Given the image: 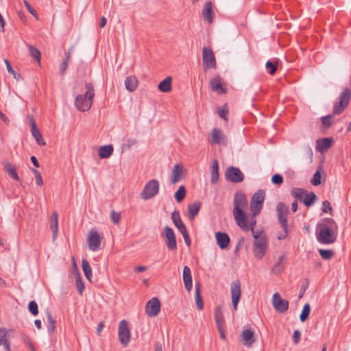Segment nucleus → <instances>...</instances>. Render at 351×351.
<instances>
[{
  "mask_svg": "<svg viewBox=\"0 0 351 351\" xmlns=\"http://www.w3.org/2000/svg\"><path fill=\"white\" fill-rule=\"evenodd\" d=\"M351 98V90L346 88L339 95L338 101L335 103L332 114H339L343 112L346 106L348 105Z\"/></svg>",
  "mask_w": 351,
  "mask_h": 351,
  "instance_id": "obj_7",
  "label": "nucleus"
},
{
  "mask_svg": "<svg viewBox=\"0 0 351 351\" xmlns=\"http://www.w3.org/2000/svg\"><path fill=\"white\" fill-rule=\"evenodd\" d=\"M272 305L274 309L280 313H285L289 309V301L282 299L278 293H275L273 295Z\"/></svg>",
  "mask_w": 351,
  "mask_h": 351,
  "instance_id": "obj_15",
  "label": "nucleus"
},
{
  "mask_svg": "<svg viewBox=\"0 0 351 351\" xmlns=\"http://www.w3.org/2000/svg\"><path fill=\"white\" fill-rule=\"evenodd\" d=\"M265 198V192L263 189H259L252 197L250 202V209L254 216L258 215L263 207Z\"/></svg>",
  "mask_w": 351,
  "mask_h": 351,
  "instance_id": "obj_6",
  "label": "nucleus"
},
{
  "mask_svg": "<svg viewBox=\"0 0 351 351\" xmlns=\"http://www.w3.org/2000/svg\"><path fill=\"white\" fill-rule=\"evenodd\" d=\"M338 226L332 218H324L319 224L317 229L316 237L317 241L324 245L332 244L337 240Z\"/></svg>",
  "mask_w": 351,
  "mask_h": 351,
  "instance_id": "obj_1",
  "label": "nucleus"
},
{
  "mask_svg": "<svg viewBox=\"0 0 351 351\" xmlns=\"http://www.w3.org/2000/svg\"><path fill=\"white\" fill-rule=\"evenodd\" d=\"M225 176L228 180L233 183H239L244 180V176L240 169L233 166L227 168Z\"/></svg>",
  "mask_w": 351,
  "mask_h": 351,
  "instance_id": "obj_12",
  "label": "nucleus"
},
{
  "mask_svg": "<svg viewBox=\"0 0 351 351\" xmlns=\"http://www.w3.org/2000/svg\"><path fill=\"white\" fill-rule=\"evenodd\" d=\"M240 338L243 345L247 347L252 346L256 341L254 332L250 329L243 330L240 335Z\"/></svg>",
  "mask_w": 351,
  "mask_h": 351,
  "instance_id": "obj_19",
  "label": "nucleus"
},
{
  "mask_svg": "<svg viewBox=\"0 0 351 351\" xmlns=\"http://www.w3.org/2000/svg\"><path fill=\"white\" fill-rule=\"evenodd\" d=\"M217 243L221 249L226 248L230 243V239L227 233L217 232L215 233Z\"/></svg>",
  "mask_w": 351,
  "mask_h": 351,
  "instance_id": "obj_24",
  "label": "nucleus"
},
{
  "mask_svg": "<svg viewBox=\"0 0 351 351\" xmlns=\"http://www.w3.org/2000/svg\"><path fill=\"white\" fill-rule=\"evenodd\" d=\"M32 136L34 137L36 143L41 146L45 145V141L43 138L42 134L38 130L32 132Z\"/></svg>",
  "mask_w": 351,
  "mask_h": 351,
  "instance_id": "obj_48",
  "label": "nucleus"
},
{
  "mask_svg": "<svg viewBox=\"0 0 351 351\" xmlns=\"http://www.w3.org/2000/svg\"><path fill=\"white\" fill-rule=\"evenodd\" d=\"M301 337V332L299 330H295L293 335V342L294 344H298Z\"/></svg>",
  "mask_w": 351,
  "mask_h": 351,
  "instance_id": "obj_59",
  "label": "nucleus"
},
{
  "mask_svg": "<svg viewBox=\"0 0 351 351\" xmlns=\"http://www.w3.org/2000/svg\"><path fill=\"white\" fill-rule=\"evenodd\" d=\"M110 217L114 224H118L121 219V215L119 213L113 210L111 213Z\"/></svg>",
  "mask_w": 351,
  "mask_h": 351,
  "instance_id": "obj_56",
  "label": "nucleus"
},
{
  "mask_svg": "<svg viewBox=\"0 0 351 351\" xmlns=\"http://www.w3.org/2000/svg\"><path fill=\"white\" fill-rule=\"evenodd\" d=\"M28 309L29 312L34 315L36 316L38 314V308L37 303L32 300L28 304Z\"/></svg>",
  "mask_w": 351,
  "mask_h": 351,
  "instance_id": "obj_51",
  "label": "nucleus"
},
{
  "mask_svg": "<svg viewBox=\"0 0 351 351\" xmlns=\"http://www.w3.org/2000/svg\"><path fill=\"white\" fill-rule=\"evenodd\" d=\"M317 199L316 195L311 192L310 193H308L306 192L304 199H303V203L305 204L306 206L310 207L315 202Z\"/></svg>",
  "mask_w": 351,
  "mask_h": 351,
  "instance_id": "obj_39",
  "label": "nucleus"
},
{
  "mask_svg": "<svg viewBox=\"0 0 351 351\" xmlns=\"http://www.w3.org/2000/svg\"><path fill=\"white\" fill-rule=\"evenodd\" d=\"M202 15L205 21L208 23L213 22L214 12L213 10V3L211 1H207L204 5Z\"/></svg>",
  "mask_w": 351,
  "mask_h": 351,
  "instance_id": "obj_23",
  "label": "nucleus"
},
{
  "mask_svg": "<svg viewBox=\"0 0 351 351\" xmlns=\"http://www.w3.org/2000/svg\"><path fill=\"white\" fill-rule=\"evenodd\" d=\"M319 253L322 258L324 260H330L334 254L333 251L331 250L320 249L319 250Z\"/></svg>",
  "mask_w": 351,
  "mask_h": 351,
  "instance_id": "obj_46",
  "label": "nucleus"
},
{
  "mask_svg": "<svg viewBox=\"0 0 351 351\" xmlns=\"http://www.w3.org/2000/svg\"><path fill=\"white\" fill-rule=\"evenodd\" d=\"M230 293L233 308L236 311L241 296V285L239 280H235L232 282L230 285Z\"/></svg>",
  "mask_w": 351,
  "mask_h": 351,
  "instance_id": "obj_11",
  "label": "nucleus"
},
{
  "mask_svg": "<svg viewBox=\"0 0 351 351\" xmlns=\"http://www.w3.org/2000/svg\"><path fill=\"white\" fill-rule=\"evenodd\" d=\"M82 269H83L85 277L86 278V279L88 280L91 282L92 269H91V267L87 260H86V259L82 260Z\"/></svg>",
  "mask_w": 351,
  "mask_h": 351,
  "instance_id": "obj_37",
  "label": "nucleus"
},
{
  "mask_svg": "<svg viewBox=\"0 0 351 351\" xmlns=\"http://www.w3.org/2000/svg\"><path fill=\"white\" fill-rule=\"evenodd\" d=\"M154 351H162V345L160 341L155 342Z\"/></svg>",
  "mask_w": 351,
  "mask_h": 351,
  "instance_id": "obj_63",
  "label": "nucleus"
},
{
  "mask_svg": "<svg viewBox=\"0 0 351 351\" xmlns=\"http://www.w3.org/2000/svg\"><path fill=\"white\" fill-rule=\"evenodd\" d=\"M50 228L53 232V240H56L58 234V214L53 211L51 216Z\"/></svg>",
  "mask_w": 351,
  "mask_h": 351,
  "instance_id": "obj_27",
  "label": "nucleus"
},
{
  "mask_svg": "<svg viewBox=\"0 0 351 351\" xmlns=\"http://www.w3.org/2000/svg\"><path fill=\"white\" fill-rule=\"evenodd\" d=\"M215 319L217 328L225 327V320L223 319V311L221 306H217L215 309Z\"/></svg>",
  "mask_w": 351,
  "mask_h": 351,
  "instance_id": "obj_28",
  "label": "nucleus"
},
{
  "mask_svg": "<svg viewBox=\"0 0 351 351\" xmlns=\"http://www.w3.org/2000/svg\"><path fill=\"white\" fill-rule=\"evenodd\" d=\"M47 322H48V326H47L48 332L50 334H53L56 330V322L53 318L51 313L49 311H47Z\"/></svg>",
  "mask_w": 351,
  "mask_h": 351,
  "instance_id": "obj_40",
  "label": "nucleus"
},
{
  "mask_svg": "<svg viewBox=\"0 0 351 351\" xmlns=\"http://www.w3.org/2000/svg\"><path fill=\"white\" fill-rule=\"evenodd\" d=\"M161 304L159 299L156 297L149 300L145 306V313L149 317H155L160 311Z\"/></svg>",
  "mask_w": 351,
  "mask_h": 351,
  "instance_id": "obj_14",
  "label": "nucleus"
},
{
  "mask_svg": "<svg viewBox=\"0 0 351 351\" xmlns=\"http://www.w3.org/2000/svg\"><path fill=\"white\" fill-rule=\"evenodd\" d=\"M75 286L79 294L82 295L84 290V284L78 271H77V275L75 277Z\"/></svg>",
  "mask_w": 351,
  "mask_h": 351,
  "instance_id": "obj_41",
  "label": "nucleus"
},
{
  "mask_svg": "<svg viewBox=\"0 0 351 351\" xmlns=\"http://www.w3.org/2000/svg\"><path fill=\"white\" fill-rule=\"evenodd\" d=\"M219 180V165L217 160L213 161L211 169V179L210 182L213 184L216 183Z\"/></svg>",
  "mask_w": 351,
  "mask_h": 351,
  "instance_id": "obj_38",
  "label": "nucleus"
},
{
  "mask_svg": "<svg viewBox=\"0 0 351 351\" xmlns=\"http://www.w3.org/2000/svg\"><path fill=\"white\" fill-rule=\"evenodd\" d=\"M171 219L175 226L180 232L181 234L187 231L186 227L183 223L180 213L178 210H174L171 215Z\"/></svg>",
  "mask_w": 351,
  "mask_h": 351,
  "instance_id": "obj_21",
  "label": "nucleus"
},
{
  "mask_svg": "<svg viewBox=\"0 0 351 351\" xmlns=\"http://www.w3.org/2000/svg\"><path fill=\"white\" fill-rule=\"evenodd\" d=\"M322 210L324 213H328V211L332 210L330 203L328 200H325L322 202Z\"/></svg>",
  "mask_w": 351,
  "mask_h": 351,
  "instance_id": "obj_57",
  "label": "nucleus"
},
{
  "mask_svg": "<svg viewBox=\"0 0 351 351\" xmlns=\"http://www.w3.org/2000/svg\"><path fill=\"white\" fill-rule=\"evenodd\" d=\"M182 234L184 239V242H185L186 245L189 247L191 245V239H190L188 231L183 232Z\"/></svg>",
  "mask_w": 351,
  "mask_h": 351,
  "instance_id": "obj_60",
  "label": "nucleus"
},
{
  "mask_svg": "<svg viewBox=\"0 0 351 351\" xmlns=\"http://www.w3.org/2000/svg\"><path fill=\"white\" fill-rule=\"evenodd\" d=\"M32 170L35 176L36 184L38 186H42L43 184V181L41 174L38 170L35 169H32Z\"/></svg>",
  "mask_w": 351,
  "mask_h": 351,
  "instance_id": "obj_53",
  "label": "nucleus"
},
{
  "mask_svg": "<svg viewBox=\"0 0 351 351\" xmlns=\"http://www.w3.org/2000/svg\"><path fill=\"white\" fill-rule=\"evenodd\" d=\"M184 167L181 164H176L171 171V183L175 184L182 178H184L183 174Z\"/></svg>",
  "mask_w": 351,
  "mask_h": 351,
  "instance_id": "obj_20",
  "label": "nucleus"
},
{
  "mask_svg": "<svg viewBox=\"0 0 351 351\" xmlns=\"http://www.w3.org/2000/svg\"><path fill=\"white\" fill-rule=\"evenodd\" d=\"M209 85L211 90L218 94H225L227 92L226 88L222 84L221 78L219 75H216L211 79Z\"/></svg>",
  "mask_w": 351,
  "mask_h": 351,
  "instance_id": "obj_18",
  "label": "nucleus"
},
{
  "mask_svg": "<svg viewBox=\"0 0 351 351\" xmlns=\"http://www.w3.org/2000/svg\"><path fill=\"white\" fill-rule=\"evenodd\" d=\"M218 113L221 118L225 121H228V110L227 104H224L221 108L218 109Z\"/></svg>",
  "mask_w": 351,
  "mask_h": 351,
  "instance_id": "obj_50",
  "label": "nucleus"
},
{
  "mask_svg": "<svg viewBox=\"0 0 351 351\" xmlns=\"http://www.w3.org/2000/svg\"><path fill=\"white\" fill-rule=\"evenodd\" d=\"M311 183L314 186H318L321 184V174L319 171H317L313 178L311 180Z\"/></svg>",
  "mask_w": 351,
  "mask_h": 351,
  "instance_id": "obj_52",
  "label": "nucleus"
},
{
  "mask_svg": "<svg viewBox=\"0 0 351 351\" xmlns=\"http://www.w3.org/2000/svg\"><path fill=\"white\" fill-rule=\"evenodd\" d=\"M4 62H5V65H6V68H7L8 71L10 73H13L14 70L12 69L10 62L7 59H4Z\"/></svg>",
  "mask_w": 351,
  "mask_h": 351,
  "instance_id": "obj_62",
  "label": "nucleus"
},
{
  "mask_svg": "<svg viewBox=\"0 0 351 351\" xmlns=\"http://www.w3.org/2000/svg\"><path fill=\"white\" fill-rule=\"evenodd\" d=\"M311 313V306L309 304H305L303 306L302 313L300 315V319L301 322H304L306 319H308L309 317V314Z\"/></svg>",
  "mask_w": 351,
  "mask_h": 351,
  "instance_id": "obj_42",
  "label": "nucleus"
},
{
  "mask_svg": "<svg viewBox=\"0 0 351 351\" xmlns=\"http://www.w3.org/2000/svg\"><path fill=\"white\" fill-rule=\"evenodd\" d=\"M202 60L204 71L213 69L217 66V62L213 50L204 47L202 50Z\"/></svg>",
  "mask_w": 351,
  "mask_h": 351,
  "instance_id": "obj_9",
  "label": "nucleus"
},
{
  "mask_svg": "<svg viewBox=\"0 0 351 351\" xmlns=\"http://www.w3.org/2000/svg\"><path fill=\"white\" fill-rule=\"evenodd\" d=\"M195 303L197 308L199 311H202L204 308V302L201 296V285L200 283H195Z\"/></svg>",
  "mask_w": 351,
  "mask_h": 351,
  "instance_id": "obj_31",
  "label": "nucleus"
},
{
  "mask_svg": "<svg viewBox=\"0 0 351 351\" xmlns=\"http://www.w3.org/2000/svg\"><path fill=\"white\" fill-rule=\"evenodd\" d=\"M103 237L100 235L95 228H92L88 235L87 243L88 247L92 251H97L100 248Z\"/></svg>",
  "mask_w": 351,
  "mask_h": 351,
  "instance_id": "obj_10",
  "label": "nucleus"
},
{
  "mask_svg": "<svg viewBox=\"0 0 351 351\" xmlns=\"http://www.w3.org/2000/svg\"><path fill=\"white\" fill-rule=\"evenodd\" d=\"M217 330H218V331L219 332V335H220L221 339H223V340H226V332H225L224 327H219V328H217Z\"/></svg>",
  "mask_w": 351,
  "mask_h": 351,
  "instance_id": "obj_61",
  "label": "nucleus"
},
{
  "mask_svg": "<svg viewBox=\"0 0 351 351\" xmlns=\"http://www.w3.org/2000/svg\"><path fill=\"white\" fill-rule=\"evenodd\" d=\"M73 47L71 46L69 49L64 53V57L59 66L60 74L61 75H64L66 72V69L69 66V62L70 61L71 54L73 52Z\"/></svg>",
  "mask_w": 351,
  "mask_h": 351,
  "instance_id": "obj_22",
  "label": "nucleus"
},
{
  "mask_svg": "<svg viewBox=\"0 0 351 351\" xmlns=\"http://www.w3.org/2000/svg\"><path fill=\"white\" fill-rule=\"evenodd\" d=\"M332 144V138H324L318 139L316 142V148L319 152L323 153L326 152L328 149H329L331 147Z\"/></svg>",
  "mask_w": 351,
  "mask_h": 351,
  "instance_id": "obj_25",
  "label": "nucleus"
},
{
  "mask_svg": "<svg viewBox=\"0 0 351 351\" xmlns=\"http://www.w3.org/2000/svg\"><path fill=\"white\" fill-rule=\"evenodd\" d=\"M85 94L78 95L75 97V105L76 108L82 112L88 110L91 106L95 97L94 87L92 84L86 82Z\"/></svg>",
  "mask_w": 351,
  "mask_h": 351,
  "instance_id": "obj_3",
  "label": "nucleus"
},
{
  "mask_svg": "<svg viewBox=\"0 0 351 351\" xmlns=\"http://www.w3.org/2000/svg\"><path fill=\"white\" fill-rule=\"evenodd\" d=\"M113 150L112 145L101 146L99 149V156L100 158H108L112 154Z\"/></svg>",
  "mask_w": 351,
  "mask_h": 351,
  "instance_id": "obj_33",
  "label": "nucleus"
},
{
  "mask_svg": "<svg viewBox=\"0 0 351 351\" xmlns=\"http://www.w3.org/2000/svg\"><path fill=\"white\" fill-rule=\"evenodd\" d=\"M172 78L170 76L167 77L158 84V89L162 93H169L171 90Z\"/></svg>",
  "mask_w": 351,
  "mask_h": 351,
  "instance_id": "obj_34",
  "label": "nucleus"
},
{
  "mask_svg": "<svg viewBox=\"0 0 351 351\" xmlns=\"http://www.w3.org/2000/svg\"><path fill=\"white\" fill-rule=\"evenodd\" d=\"M3 165L10 177L16 181L20 180L16 168L11 163L9 162H3Z\"/></svg>",
  "mask_w": 351,
  "mask_h": 351,
  "instance_id": "obj_30",
  "label": "nucleus"
},
{
  "mask_svg": "<svg viewBox=\"0 0 351 351\" xmlns=\"http://www.w3.org/2000/svg\"><path fill=\"white\" fill-rule=\"evenodd\" d=\"M308 287V280L306 279L305 280V283H303L300 287V291L299 293V298H302L303 297V295L306 290V289Z\"/></svg>",
  "mask_w": 351,
  "mask_h": 351,
  "instance_id": "obj_58",
  "label": "nucleus"
},
{
  "mask_svg": "<svg viewBox=\"0 0 351 351\" xmlns=\"http://www.w3.org/2000/svg\"><path fill=\"white\" fill-rule=\"evenodd\" d=\"M24 4L28 12L32 14L36 19H38V14L30 3L27 1H24Z\"/></svg>",
  "mask_w": 351,
  "mask_h": 351,
  "instance_id": "obj_55",
  "label": "nucleus"
},
{
  "mask_svg": "<svg viewBox=\"0 0 351 351\" xmlns=\"http://www.w3.org/2000/svg\"><path fill=\"white\" fill-rule=\"evenodd\" d=\"M14 332V330H13V329L7 330L5 328H0V346H1L2 343H3L4 340H6L8 339L7 338L8 334L9 332L12 333Z\"/></svg>",
  "mask_w": 351,
  "mask_h": 351,
  "instance_id": "obj_47",
  "label": "nucleus"
},
{
  "mask_svg": "<svg viewBox=\"0 0 351 351\" xmlns=\"http://www.w3.org/2000/svg\"><path fill=\"white\" fill-rule=\"evenodd\" d=\"M278 64V62L277 61L273 62L271 60H268L266 62L265 66L267 69L269 71V73L270 75H274L276 72Z\"/></svg>",
  "mask_w": 351,
  "mask_h": 351,
  "instance_id": "obj_45",
  "label": "nucleus"
},
{
  "mask_svg": "<svg viewBox=\"0 0 351 351\" xmlns=\"http://www.w3.org/2000/svg\"><path fill=\"white\" fill-rule=\"evenodd\" d=\"M125 88L130 91H134L138 86V80L134 75H130L126 77L125 80Z\"/></svg>",
  "mask_w": 351,
  "mask_h": 351,
  "instance_id": "obj_29",
  "label": "nucleus"
},
{
  "mask_svg": "<svg viewBox=\"0 0 351 351\" xmlns=\"http://www.w3.org/2000/svg\"><path fill=\"white\" fill-rule=\"evenodd\" d=\"M227 138L221 129L214 128L211 131V141L212 145H227Z\"/></svg>",
  "mask_w": 351,
  "mask_h": 351,
  "instance_id": "obj_16",
  "label": "nucleus"
},
{
  "mask_svg": "<svg viewBox=\"0 0 351 351\" xmlns=\"http://www.w3.org/2000/svg\"><path fill=\"white\" fill-rule=\"evenodd\" d=\"M286 261V255L282 254L278 258V262L274 265L271 271L274 274H280L285 269V262Z\"/></svg>",
  "mask_w": 351,
  "mask_h": 351,
  "instance_id": "obj_32",
  "label": "nucleus"
},
{
  "mask_svg": "<svg viewBox=\"0 0 351 351\" xmlns=\"http://www.w3.org/2000/svg\"><path fill=\"white\" fill-rule=\"evenodd\" d=\"M186 196V189L184 186H180L175 193V198L178 202H181Z\"/></svg>",
  "mask_w": 351,
  "mask_h": 351,
  "instance_id": "obj_43",
  "label": "nucleus"
},
{
  "mask_svg": "<svg viewBox=\"0 0 351 351\" xmlns=\"http://www.w3.org/2000/svg\"><path fill=\"white\" fill-rule=\"evenodd\" d=\"M164 232L167 239L166 245L167 249L171 251L176 250L177 249V242L173 229L169 226H166L164 228Z\"/></svg>",
  "mask_w": 351,
  "mask_h": 351,
  "instance_id": "obj_17",
  "label": "nucleus"
},
{
  "mask_svg": "<svg viewBox=\"0 0 351 351\" xmlns=\"http://www.w3.org/2000/svg\"><path fill=\"white\" fill-rule=\"evenodd\" d=\"M334 115L335 114H328L327 116L322 117L321 118L322 123L325 128H328L331 126V125H332L331 119L333 118Z\"/></svg>",
  "mask_w": 351,
  "mask_h": 351,
  "instance_id": "obj_49",
  "label": "nucleus"
},
{
  "mask_svg": "<svg viewBox=\"0 0 351 351\" xmlns=\"http://www.w3.org/2000/svg\"><path fill=\"white\" fill-rule=\"evenodd\" d=\"M119 339L125 346L129 343L130 340V332L125 319L121 320L119 325Z\"/></svg>",
  "mask_w": 351,
  "mask_h": 351,
  "instance_id": "obj_13",
  "label": "nucleus"
},
{
  "mask_svg": "<svg viewBox=\"0 0 351 351\" xmlns=\"http://www.w3.org/2000/svg\"><path fill=\"white\" fill-rule=\"evenodd\" d=\"M201 204L199 202H195L188 206L189 218L193 219L198 214Z\"/></svg>",
  "mask_w": 351,
  "mask_h": 351,
  "instance_id": "obj_35",
  "label": "nucleus"
},
{
  "mask_svg": "<svg viewBox=\"0 0 351 351\" xmlns=\"http://www.w3.org/2000/svg\"><path fill=\"white\" fill-rule=\"evenodd\" d=\"M254 238L253 252L256 258L262 259L266 254L267 249V239L262 232H253Z\"/></svg>",
  "mask_w": 351,
  "mask_h": 351,
  "instance_id": "obj_4",
  "label": "nucleus"
},
{
  "mask_svg": "<svg viewBox=\"0 0 351 351\" xmlns=\"http://www.w3.org/2000/svg\"><path fill=\"white\" fill-rule=\"evenodd\" d=\"M28 48L31 57L34 58L38 62H40L41 55L40 51L32 45H29Z\"/></svg>",
  "mask_w": 351,
  "mask_h": 351,
  "instance_id": "obj_44",
  "label": "nucleus"
},
{
  "mask_svg": "<svg viewBox=\"0 0 351 351\" xmlns=\"http://www.w3.org/2000/svg\"><path fill=\"white\" fill-rule=\"evenodd\" d=\"M158 181L156 179L151 180L145 185L143 190L141 193V197L144 200L153 198L158 193Z\"/></svg>",
  "mask_w": 351,
  "mask_h": 351,
  "instance_id": "obj_8",
  "label": "nucleus"
},
{
  "mask_svg": "<svg viewBox=\"0 0 351 351\" xmlns=\"http://www.w3.org/2000/svg\"><path fill=\"white\" fill-rule=\"evenodd\" d=\"M233 216L237 225L245 230H248V225L246 221V215L244 212L247 207V200L245 194L238 191L234 196Z\"/></svg>",
  "mask_w": 351,
  "mask_h": 351,
  "instance_id": "obj_2",
  "label": "nucleus"
},
{
  "mask_svg": "<svg viewBox=\"0 0 351 351\" xmlns=\"http://www.w3.org/2000/svg\"><path fill=\"white\" fill-rule=\"evenodd\" d=\"M183 281L186 289L190 292L192 289V276L190 268L184 266L183 268Z\"/></svg>",
  "mask_w": 351,
  "mask_h": 351,
  "instance_id": "obj_26",
  "label": "nucleus"
},
{
  "mask_svg": "<svg viewBox=\"0 0 351 351\" xmlns=\"http://www.w3.org/2000/svg\"><path fill=\"white\" fill-rule=\"evenodd\" d=\"M271 182L274 184L280 185L283 182V178L280 174L276 173L272 176Z\"/></svg>",
  "mask_w": 351,
  "mask_h": 351,
  "instance_id": "obj_54",
  "label": "nucleus"
},
{
  "mask_svg": "<svg viewBox=\"0 0 351 351\" xmlns=\"http://www.w3.org/2000/svg\"><path fill=\"white\" fill-rule=\"evenodd\" d=\"M2 345L3 346L6 351H12L10 350V341H8V339L6 340H4L3 343H2Z\"/></svg>",
  "mask_w": 351,
  "mask_h": 351,
  "instance_id": "obj_64",
  "label": "nucleus"
},
{
  "mask_svg": "<svg viewBox=\"0 0 351 351\" xmlns=\"http://www.w3.org/2000/svg\"><path fill=\"white\" fill-rule=\"evenodd\" d=\"M306 191L301 188H293L291 191V195L296 199L303 202Z\"/></svg>",
  "mask_w": 351,
  "mask_h": 351,
  "instance_id": "obj_36",
  "label": "nucleus"
},
{
  "mask_svg": "<svg viewBox=\"0 0 351 351\" xmlns=\"http://www.w3.org/2000/svg\"><path fill=\"white\" fill-rule=\"evenodd\" d=\"M276 212L279 223L282 228L283 232L278 236L279 240L286 239L288 234L287 215L289 210L283 202H279L276 206Z\"/></svg>",
  "mask_w": 351,
  "mask_h": 351,
  "instance_id": "obj_5",
  "label": "nucleus"
}]
</instances>
